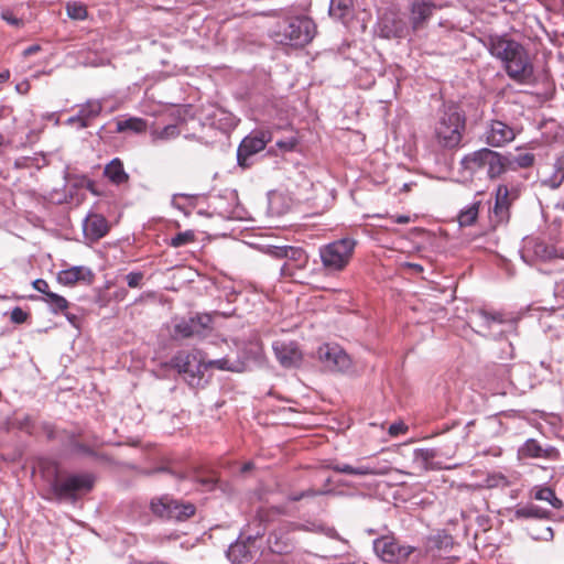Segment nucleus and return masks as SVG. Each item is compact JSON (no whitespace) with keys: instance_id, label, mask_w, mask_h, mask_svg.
<instances>
[{"instance_id":"1","label":"nucleus","mask_w":564,"mask_h":564,"mask_svg":"<svg viewBox=\"0 0 564 564\" xmlns=\"http://www.w3.org/2000/svg\"><path fill=\"white\" fill-rule=\"evenodd\" d=\"M489 51L505 64L508 76L519 84L534 80V67L527 50L517 41L502 36L490 39Z\"/></svg>"},{"instance_id":"2","label":"nucleus","mask_w":564,"mask_h":564,"mask_svg":"<svg viewBox=\"0 0 564 564\" xmlns=\"http://www.w3.org/2000/svg\"><path fill=\"white\" fill-rule=\"evenodd\" d=\"M466 127L465 113L456 105H445L434 126V139L443 149L457 148Z\"/></svg>"},{"instance_id":"3","label":"nucleus","mask_w":564,"mask_h":564,"mask_svg":"<svg viewBox=\"0 0 564 564\" xmlns=\"http://www.w3.org/2000/svg\"><path fill=\"white\" fill-rule=\"evenodd\" d=\"M316 26L312 19L307 17H290L276 25L272 37L276 43L304 46L315 36Z\"/></svg>"},{"instance_id":"4","label":"nucleus","mask_w":564,"mask_h":564,"mask_svg":"<svg viewBox=\"0 0 564 564\" xmlns=\"http://www.w3.org/2000/svg\"><path fill=\"white\" fill-rule=\"evenodd\" d=\"M357 241L345 237L337 239L319 248V258L323 268L329 273L344 271L352 260Z\"/></svg>"},{"instance_id":"5","label":"nucleus","mask_w":564,"mask_h":564,"mask_svg":"<svg viewBox=\"0 0 564 564\" xmlns=\"http://www.w3.org/2000/svg\"><path fill=\"white\" fill-rule=\"evenodd\" d=\"M171 362L188 386L196 388L203 384L205 359L202 351H178Z\"/></svg>"},{"instance_id":"6","label":"nucleus","mask_w":564,"mask_h":564,"mask_svg":"<svg viewBox=\"0 0 564 564\" xmlns=\"http://www.w3.org/2000/svg\"><path fill=\"white\" fill-rule=\"evenodd\" d=\"M93 486L94 477L89 474H73L66 478L56 475L50 482L51 491L58 500H75L78 491H89Z\"/></svg>"},{"instance_id":"7","label":"nucleus","mask_w":564,"mask_h":564,"mask_svg":"<svg viewBox=\"0 0 564 564\" xmlns=\"http://www.w3.org/2000/svg\"><path fill=\"white\" fill-rule=\"evenodd\" d=\"M376 554L386 563L404 564L414 552L411 545L402 544L394 536L384 535L373 541Z\"/></svg>"},{"instance_id":"8","label":"nucleus","mask_w":564,"mask_h":564,"mask_svg":"<svg viewBox=\"0 0 564 564\" xmlns=\"http://www.w3.org/2000/svg\"><path fill=\"white\" fill-rule=\"evenodd\" d=\"M150 508L158 517L176 521L187 520L196 510L193 503L180 502L167 497L152 500Z\"/></svg>"},{"instance_id":"9","label":"nucleus","mask_w":564,"mask_h":564,"mask_svg":"<svg viewBox=\"0 0 564 564\" xmlns=\"http://www.w3.org/2000/svg\"><path fill=\"white\" fill-rule=\"evenodd\" d=\"M272 140V133L269 130H254L242 139L237 150L238 164L242 167L250 165L249 159L264 150L265 145Z\"/></svg>"},{"instance_id":"10","label":"nucleus","mask_w":564,"mask_h":564,"mask_svg":"<svg viewBox=\"0 0 564 564\" xmlns=\"http://www.w3.org/2000/svg\"><path fill=\"white\" fill-rule=\"evenodd\" d=\"M317 359L323 367L333 372H344L351 367V359L338 345L324 344L318 347Z\"/></svg>"},{"instance_id":"11","label":"nucleus","mask_w":564,"mask_h":564,"mask_svg":"<svg viewBox=\"0 0 564 564\" xmlns=\"http://www.w3.org/2000/svg\"><path fill=\"white\" fill-rule=\"evenodd\" d=\"M522 257L528 260L551 261L564 258V252L540 238L524 240Z\"/></svg>"},{"instance_id":"12","label":"nucleus","mask_w":564,"mask_h":564,"mask_svg":"<svg viewBox=\"0 0 564 564\" xmlns=\"http://www.w3.org/2000/svg\"><path fill=\"white\" fill-rule=\"evenodd\" d=\"M378 32L384 39H404L410 35V26L402 17L389 12L380 18Z\"/></svg>"},{"instance_id":"13","label":"nucleus","mask_w":564,"mask_h":564,"mask_svg":"<svg viewBox=\"0 0 564 564\" xmlns=\"http://www.w3.org/2000/svg\"><path fill=\"white\" fill-rule=\"evenodd\" d=\"M514 129L500 120H490L484 132L485 141L492 148H501L514 140Z\"/></svg>"},{"instance_id":"14","label":"nucleus","mask_w":564,"mask_h":564,"mask_svg":"<svg viewBox=\"0 0 564 564\" xmlns=\"http://www.w3.org/2000/svg\"><path fill=\"white\" fill-rule=\"evenodd\" d=\"M436 4L426 0H414L411 4L410 13V32H419L426 26L427 21L432 17Z\"/></svg>"},{"instance_id":"15","label":"nucleus","mask_w":564,"mask_h":564,"mask_svg":"<svg viewBox=\"0 0 564 564\" xmlns=\"http://www.w3.org/2000/svg\"><path fill=\"white\" fill-rule=\"evenodd\" d=\"M210 322L208 315H197L188 319H182L175 325V335L182 338L200 336L209 327Z\"/></svg>"},{"instance_id":"16","label":"nucleus","mask_w":564,"mask_h":564,"mask_svg":"<svg viewBox=\"0 0 564 564\" xmlns=\"http://www.w3.org/2000/svg\"><path fill=\"white\" fill-rule=\"evenodd\" d=\"M273 350L279 362L285 368L297 367L302 360V352L293 341L278 340L273 344Z\"/></svg>"},{"instance_id":"17","label":"nucleus","mask_w":564,"mask_h":564,"mask_svg":"<svg viewBox=\"0 0 564 564\" xmlns=\"http://www.w3.org/2000/svg\"><path fill=\"white\" fill-rule=\"evenodd\" d=\"M485 170L490 180L497 178L509 171L510 162L506 154H501L491 149L486 148Z\"/></svg>"},{"instance_id":"18","label":"nucleus","mask_w":564,"mask_h":564,"mask_svg":"<svg viewBox=\"0 0 564 564\" xmlns=\"http://www.w3.org/2000/svg\"><path fill=\"white\" fill-rule=\"evenodd\" d=\"M109 225L107 219L99 214H88L83 221V231L87 239L96 241L107 235Z\"/></svg>"},{"instance_id":"19","label":"nucleus","mask_w":564,"mask_h":564,"mask_svg":"<svg viewBox=\"0 0 564 564\" xmlns=\"http://www.w3.org/2000/svg\"><path fill=\"white\" fill-rule=\"evenodd\" d=\"M94 274L91 270L84 265H75L65 270H62L57 274V281L63 285H74L77 282L93 281Z\"/></svg>"},{"instance_id":"20","label":"nucleus","mask_w":564,"mask_h":564,"mask_svg":"<svg viewBox=\"0 0 564 564\" xmlns=\"http://www.w3.org/2000/svg\"><path fill=\"white\" fill-rule=\"evenodd\" d=\"M485 153L486 148H481L479 150L465 154L459 162L462 171L470 176H474L479 172L484 171Z\"/></svg>"},{"instance_id":"21","label":"nucleus","mask_w":564,"mask_h":564,"mask_svg":"<svg viewBox=\"0 0 564 564\" xmlns=\"http://www.w3.org/2000/svg\"><path fill=\"white\" fill-rule=\"evenodd\" d=\"M436 456L434 449L419 448L413 453V467L417 471H427L434 469L433 460Z\"/></svg>"},{"instance_id":"22","label":"nucleus","mask_w":564,"mask_h":564,"mask_svg":"<svg viewBox=\"0 0 564 564\" xmlns=\"http://www.w3.org/2000/svg\"><path fill=\"white\" fill-rule=\"evenodd\" d=\"M207 368H217L219 370L242 372L247 369V365L243 360L236 359L231 360L228 357L205 361V370Z\"/></svg>"},{"instance_id":"23","label":"nucleus","mask_w":564,"mask_h":564,"mask_svg":"<svg viewBox=\"0 0 564 564\" xmlns=\"http://www.w3.org/2000/svg\"><path fill=\"white\" fill-rule=\"evenodd\" d=\"M102 106L99 100H89L80 107L78 115L80 117V128L90 126L91 120L100 115Z\"/></svg>"},{"instance_id":"24","label":"nucleus","mask_w":564,"mask_h":564,"mask_svg":"<svg viewBox=\"0 0 564 564\" xmlns=\"http://www.w3.org/2000/svg\"><path fill=\"white\" fill-rule=\"evenodd\" d=\"M564 183V153L557 154L553 162V172L544 181L550 188L556 189Z\"/></svg>"},{"instance_id":"25","label":"nucleus","mask_w":564,"mask_h":564,"mask_svg":"<svg viewBox=\"0 0 564 564\" xmlns=\"http://www.w3.org/2000/svg\"><path fill=\"white\" fill-rule=\"evenodd\" d=\"M104 174L116 185L123 184L128 180L123 165L119 159H113L104 170Z\"/></svg>"},{"instance_id":"26","label":"nucleus","mask_w":564,"mask_h":564,"mask_svg":"<svg viewBox=\"0 0 564 564\" xmlns=\"http://www.w3.org/2000/svg\"><path fill=\"white\" fill-rule=\"evenodd\" d=\"M268 545L273 553L282 554L290 552L292 542L288 536H284L282 529L278 532L270 533L268 538Z\"/></svg>"},{"instance_id":"27","label":"nucleus","mask_w":564,"mask_h":564,"mask_svg":"<svg viewBox=\"0 0 564 564\" xmlns=\"http://www.w3.org/2000/svg\"><path fill=\"white\" fill-rule=\"evenodd\" d=\"M333 469L340 474L356 475V476H368L370 473H382L379 468H370L366 464H359L358 466H351L348 464H336Z\"/></svg>"},{"instance_id":"28","label":"nucleus","mask_w":564,"mask_h":564,"mask_svg":"<svg viewBox=\"0 0 564 564\" xmlns=\"http://www.w3.org/2000/svg\"><path fill=\"white\" fill-rule=\"evenodd\" d=\"M352 0H330L329 14L338 20H345L351 15Z\"/></svg>"},{"instance_id":"29","label":"nucleus","mask_w":564,"mask_h":564,"mask_svg":"<svg viewBox=\"0 0 564 564\" xmlns=\"http://www.w3.org/2000/svg\"><path fill=\"white\" fill-rule=\"evenodd\" d=\"M506 156L508 158V161L510 162L509 170H512V171L517 170L518 167L528 169V167L532 166L535 161L534 154L530 153V152L520 153L518 155L508 153V154H506Z\"/></svg>"},{"instance_id":"30","label":"nucleus","mask_w":564,"mask_h":564,"mask_svg":"<svg viewBox=\"0 0 564 564\" xmlns=\"http://www.w3.org/2000/svg\"><path fill=\"white\" fill-rule=\"evenodd\" d=\"M553 449L543 448L535 440H528L524 445L521 447L520 452L523 456L540 458V457H549L550 453Z\"/></svg>"},{"instance_id":"31","label":"nucleus","mask_w":564,"mask_h":564,"mask_svg":"<svg viewBox=\"0 0 564 564\" xmlns=\"http://www.w3.org/2000/svg\"><path fill=\"white\" fill-rule=\"evenodd\" d=\"M534 498L536 500L549 502L555 509H560L563 506V501L561 499H558L555 496L554 491L549 487L538 488L534 491Z\"/></svg>"},{"instance_id":"32","label":"nucleus","mask_w":564,"mask_h":564,"mask_svg":"<svg viewBox=\"0 0 564 564\" xmlns=\"http://www.w3.org/2000/svg\"><path fill=\"white\" fill-rule=\"evenodd\" d=\"M249 551L245 543L236 542L227 551L228 558L234 563L248 561Z\"/></svg>"},{"instance_id":"33","label":"nucleus","mask_w":564,"mask_h":564,"mask_svg":"<svg viewBox=\"0 0 564 564\" xmlns=\"http://www.w3.org/2000/svg\"><path fill=\"white\" fill-rule=\"evenodd\" d=\"M479 212V203H473L463 209L458 215V223L460 226H470L477 219Z\"/></svg>"},{"instance_id":"34","label":"nucleus","mask_w":564,"mask_h":564,"mask_svg":"<svg viewBox=\"0 0 564 564\" xmlns=\"http://www.w3.org/2000/svg\"><path fill=\"white\" fill-rule=\"evenodd\" d=\"M116 130L118 132L132 131L139 133L141 132V119L137 117L118 119L116 122Z\"/></svg>"},{"instance_id":"35","label":"nucleus","mask_w":564,"mask_h":564,"mask_svg":"<svg viewBox=\"0 0 564 564\" xmlns=\"http://www.w3.org/2000/svg\"><path fill=\"white\" fill-rule=\"evenodd\" d=\"M44 301L48 304L54 314L63 312L68 307V301L57 293L51 292L46 297H44Z\"/></svg>"},{"instance_id":"36","label":"nucleus","mask_w":564,"mask_h":564,"mask_svg":"<svg viewBox=\"0 0 564 564\" xmlns=\"http://www.w3.org/2000/svg\"><path fill=\"white\" fill-rule=\"evenodd\" d=\"M66 13L68 18L77 21H83L88 15L86 6L77 1H72L66 4Z\"/></svg>"},{"instance_id":"37","label":"nucleus","mask_w":564,"mask_h":564,"mask_svg":"<svg viewBox=\"0 0 564 564\" xmlns=\"http://www.w3.org/2000/svg\"><path fill=\"white\" fill-rule=\"evenodd\" d=\"M180 130L176 124H166L162 129L155 128L151 134L153 140H170L178 135Z\"/></svg>"},{"instance_id":"38","label":"nucleus","mask_w":564,"mask_h":564,"mask_svg":"<svg viewBox=\"0 0 564 564\" xmlns=\"http://www.w3.org/2000/svg\"><path fill=\"white\" fill-rule=\"evenodd\" d=\"M286 260L297 263L299 267H303L307 263V254L302 248L286 246Z\"/></svg>"},{"instance_id":"39","label":"nucleus","mask_w":564,"mask_h":564,"mask_svg":"<svg viewBox=\"0 0 564 564\" xmlns=\"http://www.w3.org/2000/svg\"><path fill=\"white\" fill-rule=\"evenodd\" d=\"M516 193L511 192L507 185H499L496 193V204L500 206H510L512 199H514Z\"/></svg>"},{"instance_id":"40","label":"nucleus","mask_w":564,"mask_h":564,"mask_svg":"<svg viewBox=\"0 0 564 564\" xmlns=\"http://www.w3.org/2000/svg\"><path fill=\"white\" fill-rule=\"evenodd\" d=\"M544 513L540 510L539 507L530 505L525 507L518 508L514 511L516 519H528V518H542Z\"/></svg>"},{"instance_id":"41","label":"nucleus","mask_w":564,"mask_h":564,"mask_svg":"<svg viewBox=\"0 0 564 564\" xmlns=\"http://www.w3.org/2000/svg\"><path fill=\"white\" fill-rule=\"evenodd\" d=\"M0 17L11 26L22 28L24 25V21L21 18H18L9 8H3L0 12Z\"/></svg>"},{"instance_id":"42","label":"nucleus","mask_w":564,"mask_h":564,"mask_svg":"<svg viewBox=\"0 0 564 564\" xmlns=\"http://www.w3.org/2000/svg\"><path fill=\"white\" fill-rule=\"evenodd\" d=\"M194 240V234L192 231L178 232L171 239L173 247H182Z\"/></svg>"},{"instance_id":"43","label":"nucleus","mask_w":564,"mask_h":564,"mask_svg":"<svg viewBox=\"0 0 564 564\" xmlns=\"http://www.w3.org/2000/svg\"><path fill=\"white\" fill-rule=\"evenodd\" d=\"M262 251L274 259H285V252H288L286 246H267Z\"/></svg>"},{"instance_id":"44","label":"nucleus","mask_w":564,"mask_h":564,"mask_svg":"<svg viewBox=\"0 0 564 564\" xmlns=\"http://www.w3.org/2000/svg\"><path fill=\"white\" fill-rule=\"evenodd\" d=\"M367 466L370 467V468H379L380 470H382V473H370V475H373V476H383V475H387L390 473L391 470V467L389 465L388 462L386 460H369L367 462Z\"/></svg>"},{"instance_id":"45","label":"nucleus","mask_w":564,"mask_h":564,"mask_svg":"<svg viewBox=\"0 0 564 564\" xmlns=\"http://www.w3.org/2000/svg\"><path fill=\"white\" fill-rule=\"evenodd\" d=\"M17 427L28 434H32L34 431V423L29 415H24L21 419H17Z\"/></svg>"},{"instance_id":"46","label":"nucleus","mask_w":564,"mask_h":564,"mask_svg":"<svg viewBox=\"0 0 564 564\" xmlns=\"http://www.w3.org/2000/svg\"><path fill=\"white\" fill-rule=\"evenodd\" d=\"M494 214L496 224L505 223L509 218V208L495 204Z\"/></svg>"},{"instance_id":"47","label":"nucleus","mask_w":564,"mask_h":564,"mask_svg":"<svg viewBox=\"0 0 564 564\" xmlns=\"http://www.w3.org/2000/svg\"><path fill=\"white\" fill-rule=\"evenodd\" d=\"M480 317L487 327H490L492 323H503L502 315L500 313L480 312Z\"/></svg>"},{"instance_id":"48","label":"nucleus","mask_w":564,"mask_h":564,"mask_svg":"<svg viewBox=\"0 0 564 564\" xmlns=\"http://www.w3.org/2000/svg\"><path fill=\"white\" fill-rule=\"evenodd\" d=\"M10 319L14 324H22L28 319V313L17 306L11 311Z\"/></svg>"},{"instance_id":"49","label":"nucleus","mask_w":564,"mask_h":564,"mask_svg":"<svg viewBox=\"0 0 564 564\" xmlns=\"http://www.w3.org/2000/svg\"><path fill=\"white\" fill-rule=\"evenodd\" d=\"M72 451L76 454L86 455V456H94L95 452L87 445L82 444L79 442H72Z\"/></svg>"},{"instance_id":"50","label":"nucleus","mask_w":564,"mask_h":564,"mask_svg":"<svg viewBox=\"0 0 564 564\" xmlns=\"http://www.w3.org/2000/svg\"><path fill=\"white\" fill-rule=\"evenodd\" d=\"M295 529L306 530L311 532H325L326 528L322 523H308V524H299L294 527Z\"/></svg>"},{"instance_id":"51","label":"nucleus","mask_w":564,"mask_h":564,"mask_svg":"<svg viewBox=\"0 0 564 564\" xmlns=\"http://www.w3.org/2000/svg\"><path fill=\"white\" fill-rule=\"evenodd\" d=\"M75 186H79V187H85L87 188L88 191H90L93 194L95 195H98V192L96 191L95 188V182L87 178V177H82L79 178L76 183H75Z\"/></svg>"},{"instance_id":"52","label":"nucleus","mask_w":564,"mask_h":564,"mask_svg":"<svg viewBox=\"0 0 564 564\" xmlns=\"http://www.w3.org/2000/svg\"><path fill=\"white\" fill-rule=\"evenodd\" d=\"M126 280L130 288H138L141 284V272H130Z\"/></svg>"},{"instance_id":"53","label":"nucleus","mask_w":564,"mask_h":564,"mask_svg":"<svg viewBox=\"0 0 564 564\" xmlns=\"http://www.w3.org/2000/svg\"><path fill=\"white\" fill-rule=\"evenodd\" d=\"M32 285L36 291L44 294L45 297L47 296V294L51 293L48 290V283L43 279H36L35 281H33Z\"/></svg>"},{"instance_id":"54","label":"nucleus","mask_w":564,"mask_h":564,"mask_svg":"<svg viewBox=\"0 0 564 564\" xmlns=\"http://www.w3.org/2000/svg\"><path fill=\"white\" fill-rule=\"evenodd\" d=\"M408 430L406 425L402 422L400 423H393L389 426V434L391 436H398L400 434L405 433Z\"/></svg>"},{"instance_id":"55","label":"nucleus","mask_w":564,"mask_h":564,"mask_svg":"<svg viewBox=\"0 0 564 564\" xmlns=\"http://www.w3.org/2000/svg\"><path fill=\"white\" fill-rule=\"evenodd\" d=\"M197 481L202 485L203 488L207 490L213 489L216 484V479L213 476L199 477L197 478Z\"/></svg>"},{"instance_id":"56","label":"nucleus","mask_w":564,"mask_h":564,"mask_svg":"<svg viewBox=\"0 0 564 564\" xmlns=\"http://www.w3.org/2000/svg\"><path fill=\"white\" fill-rule=\"evenodd\" d=\"M276 145L280 149L289 151V150H292L295 147V142L293 140H290V141H279L276 143Z\"/></svg>"},{"instance_id":"57","label":"nucleus","mask_w":564,"mask_h":564,"mask_svg":"<svg viewBox=\"0 0 564 564\" xmlns=\"http://www.w3.org/2000/svg\"><path fill=\"white\" fill-rule=\"evenodd\" d=\"M41 50L40 45H31L29 47H26L24 51H23V55L26 57V56H31L33 54H35L36 52H39Z\"/></svg>"},{"instance_id":"58","label":"nucleus","mask_w":564,"mask_h":564,"mask_svg":"<svg viewBox=\"0 0 564 564\" xmlns=\"http://www.w3.org/2000/svg\"><path fill=\"white\" fill-rule=\"evenodd\" d=\"M15 89H17V91H18V93H20V94H23V95H24V94H26V93L29 91V89H30V85H29V83H28V82H22V83H20V84H18V85L15 86Z\"/></svg>"},{"instance_id":"59","label":"nucleus","mask_w":564,"mask_h":564,"mask_svg":"<svg viewBox=\"0 0 564 564\" xmlns=\"http://www.w3.org/2000/svg\"><path fill=\"white\" fill-rule=\"evenodd\" d=\"M67 124H77V128L82 129L80 128V117H79V115L77 113L76 116H73V117L68 118L67 119Z\"/></svg>"},{"instance_id":"60","label":"nucleus","mask_w":564,"mask_h":564,"mask_svg":"<svg viewBox=\"0 0 564 564\" xmlns=\"http://www.w3.org/2000/svg\"><path fill=\"white\" fill-rule=\"evenodd\" d=\"M65 316H66L67 321H68L72 325L77 326V316H76V315H74V314H69V313H66V314H65Z\"/></svg>"},{"instance_id":"61","label":"nucleus","mask_w":564,"mask_h":564,"mask_svg":"<svg viewBox=\"0 0 564 564\" xmlns=\"http://www.w3.org/2000/svg\"><path fill=\"white\" fill-rule=\"evenodd\" d=\"M9 78H10V72L9 70L0 72V84L7 82Z\"/></svg>"},{"instance_id":"62","label":"nucleus","mask_w":564,"mask_h":564,"mask_svg":"<svg viewBox=\"0 0 564 564\" xmlns=\"http://www.w3.org/2000/svg\"><path fill=\"white\" fill-rule=\"evenodd\" d=\"M281 275H283V276L291 275L288 263H284L282 265V268H281Z\"/></svg>"},{"instance_id":"63","label":"nucleus","mask_w":564,"mask_h":564,"mask_svg":"<svg viewBox=\"0 0 564 564\" xmlns=\"http://www.w3.org/2000/svg\"><path fill=\"white\" fill-rule=\"evenodd\" d=\"M409 220H410V218L408 216H399L395 221L398 224H406V223H409Z\"/></svg>"},{"instance_id":"64","label":"nucleus","mask_w":564,"mask_h":564,"mask_svg":"<svg viewBox=\"0 0 564 564\" xmlns=\"http://www.w3.org/2000/svg\"><path fill=\"white\" fill-rule=\"evenodd\" d=\"M252 467H253L252 463H246V464L242 466L241 471H242V473H247V471L251 470V469H252Z\"/></svg>"}]
</instances>
